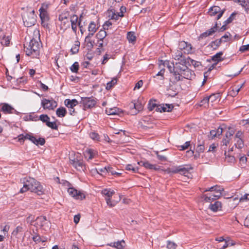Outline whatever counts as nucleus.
Masks as SVG:
<instances>
[{"instance_id": "1", "label": "nucleus", "mask_w": 249, "mask_h": 249, "mask_svg": "<svg viewBox=\"0 0 249 249\" xmlns=\"http://www.w3.org/2000/svg\"><path fill=\"white\" fill-rule=\"evenodd\" d=\"M20 182L23 184V186L20 189V193H23L27 191H30L38 196L44 193V190L40 183L34 178L27 176L21 178Z\"/></svg>"}, {"instance_id": "2", "label": "nucleus", "mask_w": 249, "mask_h": 249, "mask_svg": "<svg viewBox=\"0 0 249 249\" xmlns=\"http://www.w3.org/2000/svg\"><path fill=\"white\" fill-rule=\"evenodd\" d=\"M39 42L35 38L31 39L29 43L24 45V51L28 55H32L33 57H37L39 55Z\"/></svg>"}, {"instance_id": "3", "label": "nucleus", "mask_w": 249, "mask_h": 249, "mask_svg": "<svg viewBox=\"0 0 249 249\" xmlns=\"http://www.w3.org/2000/svg\"><path fill=\"white\" fill-rule=\"evenodd\" d=\"M189 69L187 67L180 63H176L175 66L174 75L173 77V82L175 83L177 82L182 80V77L186 78L185 77H182V75L183 74V72H189Z\"/></svg>"}, {"instance_id": "4", "label": "nucleus", "mask_w": 249, "mask_h": 249, "mask_svg": "<svg viewBox=\"0 0 249 249\" xmlns=\"http://www.w3.org/2000/svg\"><path fill=\"white\" fill-rule=\"evenodd\" d=\"M36 17L34 10L24 13L22 16L24 25L27 27L34 25L36 22Z\"/></svg>"}, {"instance_id": "5", "label": "nucleus", "mask_w": 249, "mask_h": 249, "mask_svg": "<svg viewBox=\"0 0 249 249\" xmlns=\"http://www.w3.org/2000/svg\"><path fill=\"white\" fill-rule=\"evenodd\" d=\"M46 5L43 4L39 8V17L41 20V25L45 28H49L48 21L50 18L46 10Z\"/></svg>"}, {"instance_id": "6", "label": "nucleus", "mask_w": 249, "mask_h": 249, "mask_svg": "<svg viewBox=\"0 0 249 249\" xmlns=\"http://www.w3.org/2000/svg\"><path fill=\"white\" fill-rule=\"evenodd\" d=\"M192 169L191 167H185L183 165H180L168 168V172L173 174L179 173L182 175L186 176V175L188 174L189 171Z\"/></svg>"}, {"instance_id": "7", "label": "nucleus", "mask_w": 249, "mask_h": 249, "mask_svg": "<svg viewBox=\"0 0 249 249\" xmlns=\"http://www.w3.org/2000/svg\"><path fill=\"white\" fill-rule=\"evenodd\" d=\"M97 103L96 98L90 97H81L80 103L83 106L84 109L92 108L96 105Z\"/></svg>"}, {"instance_id": "8", "label": "nucleus", "mask_w": 249, "mask_h": 249, "mask_svg": "<svg viewBox=\"0 0 249 249\" xmlns=\"http://www.w3.org/2000/svg\"><path fill=\"white\" fill-rule=\"evenodd\" d=\"M225 11V9L221 10L220 7L214 6L210 8L208 13L211 16H215L216 15L215 19L218 20L222 16Z\"/></svg>"}, {"instance_id": "9", "label": "nucleus", "mask_w": 249, "mask_h": 249, "mask_svg": "<svg viewBox=\"0 0 249 249\" xmlns=\"http://www.w3.org/2000/svg\"><path fill=\"white\" fill-rule=\"evenodd\" d=\"M57 106L56 101L53 100H49L43 98L41 101V106L44 109L53 110Z\"/></svg>"}, {"instance_id": "10", "label": "nucleus", "mask_w": 249, "mask_h": 249, "mask_svg": "<svg viewBox=\"0 0 249 249\" xmlns=\"http://www.w3.org/2000/svg\"><path fill=\"white\" fill-rule=\"evenodd\" d=\"M69 194L76 199L82 200L85 198V195L81 191H78L73 187L68 189Z\"/></svg>"}, {"instance_id": "11", "label": "nucleus", "mask_w": 249, "mask_h": 249, "mask_svg": "<svg viewBox=\"0 0 249 249\" xmlns=\"http://www.w3.org/2000/svg\"><path fill=\"white\" fill-rule=\"evenodd\" d=\"M70 163L78 171H84L86 170V166L82 160L77 159L70 160Z\"/></svg>"}, {"instance_id": "12", "label": "nucleus", "mask_w": 249, "mask_h": 249, "mask_svg": "<svg viewBox=\"0 0 249 249\" xmlns=\"http://www.w3.org/2000/svg\"><path fill=\"white\" fill-rule=\"evenodd\" d=\"M178 49L181 51H183L184 53L189 54L191 53L192 51V46L184 41H181L179 42Z\"/></svg>"}, {"instance_id": "13", "label": "nucleus", "mask_w": 249, "mask_h": 249, "mask_svg": "<svg viewBox=\"0 0 249 249\" xmlns=\"http://www.w3.org/2000/svg\"><path fill=\"white\" fill-rule=\"evenodd\" d=\"M217 26L218 23L217 22H216L213 27L201 34L198 37V40H200L201 39H203L208 36L213 35L217 30Z\"/></svg>"}, {"instance_id": "14", "label": "nucleus", "mask_w": 249, "mask_h": 249, "mask_svg": "<svg viewBox=\"0 0 249 249\" xmlns=\"http://www.w3.org/2000/svg\"><path fill=\"white\" fill-rule=\"evenodd\" d=\"M138 164L140 166H142L145 168L150 170L157 171L159 170L160 168L156 164H152L149 162L148 161H141L138 162Z\"/></svg>"}, {"instance_id": "15", "label": "nucleus", "mask_w": 249, "mask_h": 249, "mask_svg": "<svg viewBox=\"0 0 249 249\" xmlns=\"http://www.w3.org/2000/svg\"><path fill=\"white\" fill-rule=\"evenodd\" d=\"M222 126L223 125H220L217 129L212 130L210 131V136L212 139L220 137L224 131V128L222 127Z\"/></svg>"}, {"instance_id": "16", "label": "nucleus", "mask_w": 249, "mask_h": 249, "mask_svg": "<svg viewBox=\"0 0 249 249\" xmlns=\"http://www.w3.org/2000/svg\"><path fill=\"white\" fill-rule=\"evenodd\" d=\"M224 191V189L222 187L218 185H215L210 188H208L205 190H203V192H206L208 191L210 192H215V194L222 195L221 192Z\"/></svg>"}, {"instance_id": "17", "label": "nucleus", "mask_w": 249, "mask_h": 249, "mask_svg": "<svg viewBox=\"0 0 249 249\" xmlns=\"http://www.w3.org/2000/svg\"><path fill=\"white\" fill-rule=\"evenodd\" d=\"M222 208V204L221 202L216 201L213 204H211L209 206V209L214 212L220 211Z\"/></svg>"}, {"instance_id": "18", "label": "nucleus", "mask_w": 249, "mask_h": 249, "mask_svg": "<svg viewBox=\"0 0 249 249\" xmlns=\"http://www.w3.org/2000/svg\"><path fill=\"white\" fill-rule=\"evenodd\" d=\"M65 105L69 108H74V107L78 105V102L76 99L70 100L67 99L64 101Z\"/></svg>"}, {"instance_id": "19", "label": "nucleus", "mask_w": 249, "mask_h": 249, "mask_svg": "<svg viewBox=\"0 0 249 249\" xmlns=\"http://www.w3.org/2000/svg\"><path fill=\"white\" fill-rule=\"evenodd\" d=\"M1 111L5 113H13L14 111H16L12 106L6 103L3 104L1 107Z\"/></svg>"}, {"instance_id": "20", "label": "nucleus", "mask_w": 249, "mask_h": 249, "mask_svg": "<svg viewBox=\"0 0 249 249\" xmlns=\"http://www.w3.org/2000/svg\"><path fill=\"white\" fill-rule=\"evenodd\" d=\"M132 106H133L132 110L133 109H135L134 111H132V113H133L135 114H137L138 112H139V111L142 110L143 108L142 105L141 103H140L139 101H137V102H135V103H133Z\"/></svg>"}, {"instance_id": "21", "label": "nucleus", "mask_w": 249, "mask_h": 249, "mask_svg": "<svg viewBox=\"0 0 249 249\" xmlns=\"http://www.w3.org/2000/svg\"><path fill=\"white\" fill-rule=\"evenodd\" d=\"M98 28L94 21H91L88 27L89 34H91L94 35V33L97 31Z\"/></svg>"}, {"instance_id": "22", "label": "nucleus", "mask_w": 249, "mask_h": 249, "mask_svg": "<svg viewBox=\"0 0 249 249\" xmlns=\"http://www.w3.org/2000/svg\"><path fill=\"white\" fill-rule=\"evenodd\" d=\"M234 1L239 3L242 7L245 8L247 12L249 10V0H234Z\"/></svg>"}, {"instance_id": "23", "label": "nucleus", "mask_w": 249, "mask_h": 249, "mask_svg": "<svg viewBox=\"0 0 249 249\" xmlns=\"http://www.w3.org/2000/svg\"><path fill=\"white\" fill-rule=\"evenodd\" d=\"M222 55L223 52H219L212 57V60L217 63L219 62L222 61L224 59L223 58H222Z\"/></svg>"}, {"instance_id": "24", "label": "nucleus", "mask_w": 249, "mask_h": 249, "mask_svg": "<svg viewBox=\"0 0 249 249\" xmlns=\"http://www.w3.org/2000/svg\"><path fill=\"white\" fill-rule=\"evenodd\" d=\"M56 114L59 117L62 118L65 116L67 114V110L63 107L58 108L56 111Z\"/></svg>"}, {"instance_id": "25", "label": "nucleus", "mask_w": 249, "mask_h": 249, "mask_svg": "<svg viewBox=\"0 0 249 249\" xmlns=\"http://www.w3.org/2000/svg\"><path fill=\"white\" fill-rule=\"evenodd\" d=\"M164 66H166L170 72L173 73V75H174V71H175V65L174 63H170L169 61H166L164 63Z\"/></svg>"}, {"instance_id": "26", "label": "nucleus", "mask_w": 249, "mask_h": 249, "mask_svg": "<svg viewBox=\"0 0 249 249\" xmlns=\"http://www.w3.org/2000/svg\"><path fill=\"white\" fill-rule=\"evenodd\" d=\"M120 112V109L117 107L111 108L106 109V112L108 115L119 114Z\"/></svg>"}, {"instance_id": "27", "label": "nucleus", "mask_w": 249, "mask_h": 249, "mask_svg": "<svg viewBox=\"0 0 249 249\" xmlns=\"http://www.w3.org/2000/svg\"><path fill=\"white\" fill-rule=\"evenodd\" d=\"M107 36V33L105 30H101L96 35V37L98 40H100L103 42V40L105 39L106 36Z\"/></svg>"}, {"instance_id": "28", "label": "nucleus", "mask_w": 249, "mask_h": 249, "mask_svg": "<svg viewBox=\"0 0 249 249\" xmlns=\"http://www.w3.org/2000/svg\"><path fill=\"white\" fill-rule=\"evenodd\" d=\"M163 112H170L173 109L174 107L172 105L169 104H163L161 105V107H160Z\"/></svg>"}, {"instance_id": "29", "label": "nucleus", "mask_w": 249, "mask_h": 249, "mask_svg": "<svg viewBox=\"0 0 249 249\" xmlns=\"http://www.w3.org/2000/svg\"><path fill=\"white\" fill-rule=\"evenodd\" d=\"M11 38L9 36L3 35L1 39L0 43L2 45L8 46L10 44Z\"/></svg>"}, {"instance_id": "30", "label": "nucleus", "mask_w": 249, "mask_h": 249, "mask_svg": "<svg viewBox=\"0 0 249 249\" xmlns=\"http://www.w3.org/2000/svg\"><path fill=\"white\" fill-rule=\"evenodd\" d=\"M93 35L91 34H88V36L85 38V42H87V45L90 48L93 47L94 41L91 40V38Z\"/></svg>"}, {"instance_id": "31", "label": "nucleus", "mask_w": 249, "mask_h": 249, "mask_svg": "<svg viewBox=\"0 0 249 249\" xmlns=\"http://www.w3.org/2000/svg\"><path fill=\"white\" fill-rule=\"evenodd\" d=\"M70 16L69 13L68 11H64L62 12L58 17L59 20L62 21L65 20H68V18Z\"/></svg>"}, {"instance_id": "32", "label": "nucleus", "mask_w": 249, "mask_h": 249, "mask_svg": "<svg viewBox=\"0 0 249 249\" xmlns=\"http://www.w3.org/2000/svg\"><path fill=\"white\" fill-rule=\"evenodd\" d=\"M80 44V43L79 41H75L74 45L72 47L71 50L72 54H76L78 52Z\"/></svg>"}, {"instance_id": "33", "label": "nucleus", "mask_w": 249, "mask_h": 249, "mask_svg": "<svg viewBox=\"0 0 249 249\" xmlns=\"http://www.w3.org/2000/svg\"><path fill=\"white\" fill-rule=\"evenodd\" d=\"M114 193V191H110L107 189H104L102 191V194L106 196V198H111Z\"/></svg>"}, {"instance_id": "34", "label": "nucleus", "mask_w": 249, "mask_h": 249, "mask_svg": "<svg viewBox=\"0 0 249 249\" xmlns=\"http://www.w3.org/2000/svg\"><path fill=\"white\" fill-rule=\"evenodd\" d=\"M46 220V217L43 216H38L36 219V223L40 226H43Z\"/></svg>"}, {"instance_id": "35", "label": "nucleus", "mask_w": 249, "mask_h": 249, "mask_svg": "<svg viewBox=\"0 0 249 249\" xmlns=\"http://www.w3.org/2000/svg\"><path fill=\"white\" fill-rule=\"evenodd\" d=\"M209 101L210 100L212 103L215 102L216 100L220 98V93H213L208 96Z\"/></svg>"}, {"instance_id": "36", "label": "nucleus", "mask_w": 249, "mask_h": 249, "mask_svg": "<svg viewBox=\"0 0 249 249\" xmlns=\"http://www.w3.org/2000/svg\"><path fill=\"white\" fill-rule=\"evenodd\" d=\"M201 198L203 199V201L206 202H212L213 201L215 200V197L209 196L208 194L202 195Z\"/></svg>"}, {"instance_id": "37", "label": "nucleus", "mask_w": 249, "mask_h": 249, "mask_svg": "<svg viewBox=\"0 0 249 249\" xmlns=\"http://www.w3.org/2000/svg\"><path fill=\"white\" fill-rule=\"evenodd\" d=\"M85 157L88 160H92L94 158V154L91 149L86 150L84 154Z\"/></svg>"}, {"instance_id": "38", "label": "nucleus", "mask_w": 249, "mask_h": 249, "mask_svg": "<svg viewBox=\"0 0 249 249\" xmlns=\"http://www.w3.org/2000/svg\"><path fill=\"white\" fill-rule=\"evenodd\" d=\"M127 39L129 42H133L136 40L135 33L133 32H129L127 34Z\"/></svg>"}, {"instance_id": "39", "label": "nucleus", "mask_w": 249, "mask_h": 249, "mask_svg": "<svg viewBox=\"0 0 249 249\" xmlns=\"http://www.w3.org/2000/svg\"><path fill=\"white\" fill-rule=\"evenodd\" d=\"M70 21L71 23V26L77 25H78L79 19L77 16L76 15H73L72 16H71Z\"/></svg>"}, {"instance_id": "40", "label": "nucleus", "mask_w": 249, "mask_h": 249, "mask_svg": "<svg viewBox=\"0 0 249 249\" xmlns=\"http://www.w3.org/2000/svg\"><path fill=\"white\" fill-rule=\"evenodd\" d=\"M236 143L234 144V146L238 148L241 149L244 146V142L242 139H235Z\"/></svg>"}, {"instance_id": "41", "label": "nucleus", "mask_w": 249, "mask_h": 249, "mask_svg": "<svg viewBox=\"0 0 249 249\" xmlns=\"http://www.w3.org/2000/svg\"><path fill=\"white\" fill-rule=\"evenodd\" d=\"M124 241L123 240L120 241L114 242V248L117 249H122L124 247Z\"/></svg>"}, {"instance_id": "42", "label": "nucleus", "mask_w": 249, "mask_h": 249, "mask_svg": "<svg viewBox=\"0 0 249 249\" xmlns=\"http://www.w3.org/2000/svg\"><path fill=\"white\" fill-rule=\"evenodd\" d=\"M225 158L226 160L231 163H234L235 161V159L234 156H230L229 154H227V151H225Z\"/></svg>"}, {"instance_id": "43", "label": "nucleus", "mask_w": 249, "mask_h": 249, "mask_svg": "<svg viewBox=\"0 0 249 249\" xmlns=\"http://www.w3.org/2000/svg\"><path fill=\"white\" fill-rule=\"evenodd\" d=\"M222 41L221 40L216 39L214 41H213L211 42V46L213 48V49L215 50L218 48V47L221 45Z\"/></svg>"}, {"instance_id": "44", "label": "nucleus", "mask_w": 249, "mask_h": 249, "mask_svg": "<svg viewBox=\"0 0 249 249\" xmlns=\"http://www.w3.org/2000/svg\"><path fill=\"white\" fill-rule=\"evenodd\" d=\"M125 170L127 171H131L133 173H137L138 172V167H135L132 164H128L125 167Z\"/></svg>"}, {"instance_id": "45", "label": "nucleus", "mask_w": 249, "mask_h": 249, "mask_svg": "<svg viewBox=\"0 0 249 249\" xmlns=\"http://www.w3.org/2000/svg\"><path fill=\"white\" fill-rule=\"evenodd\" d=\"M117 83V79L113 78L111 81L108 82L107 84L106 89L109 90L112 87Z\"/></svg>"}, {"instance_id": "46", "label": "nucleus", "mask_w": 249, "mask_h": 249, "mask_svg": "<svg viewBox=\"0 0 249 249\" xmlns=\"http://www.w3.org/2000/svg\"><path fill=\"white\" fill-rule=\"evenodd\" d=\"M166 247L168 249H176L177 247V245L174 242L167 241Z\"/></svg>"}, {"instance_id": "47", "label": "nucleus", "mask_w": 249, "mask_h": 249, "mask_svg": "<svg viewBox=\"0 0 249 249\" xmlns=\"http://www.w3.org/2000/svg\"><path fill=\"white\" fill-rule=\"evenodd\" d=\"M71 71L73 72L77 73L79 70V64L77 62H74L70 68Z\"/></svg>"}, {"instance_id": "48", "label": "nucleus", "mask_w": 249, "mask_h": 249, "mask_svg": "<svg viewBox=\"0 0 249 249\" xmlns=\"http://www.w3.org/2000/svg\"><path fill=\"white\" fill-rule=\"evenodd\" d=\"M182 57H183V53L181 51V50H178L175 53V54L174 55L175 59L178 60H181L182 61L181 58H182Z\"/></svg>"}, {"instance_id": "49", "label": "nucleus", "mask_w": 249, "mask_h": 249, "mask_svg": "<svg viewBox=\"0 0 249 249\" xmlns=\"http://www.w3.org/2000/svg\"><path fill=\"white\" fill-rule=\"evenodd\" d=\"M46 125L50 127L51 128L54 130H57L58 129V126L56 125L55 122H51L50 121H49L48 122H46Z\"/></svg>"}, {"instance_id": "50", "label": "nucleus", "mask_w": 249, "mask_h": 249, "mask_svg": "<svg viewBox=\"0 0 249 249\" xmlns=\"http://www.w3.org/2000/svg\"><path fill=\"white\" fill-rule=\"evenodd\" d=\"M231 139H228L227 138L224 137L223 139L222 140L221 142H222V147L223 149H225L228 145V144L230 142Z\"/></svg>"}, {"instance_id": "51", "label": "nucleus", "mask_w": 249, "mask_h": 249, "mask_svg": "<svg viewBox=\"0 0 249 249\" xmlns=\"http://www.w3.org/2000/svg\"><path fill=\"white\" fill-rule=\"evenodd\" d=\"M209 102V100L208 97L207 96L204 98L200 102L199 106H204V107H206L208 106V103Z\"/></svg>"}, {"instance_id": "52", "label": "nucleus", "mask_w": 249, "mask_h": 249, "mask_svg": "<svg viewBox=\"0 0 249 249\" xmlns=\"http://www.w3.org/2000/svg\"><path fill=\"white\" fill-rule=\"evenodd\" d=\"M230 36H231L230 33H229V32H227L221 37L220 40H221L222 42H226L229 40Z\"/></svg>"}, {"instance_id": "53", "label": "nucleus", "mask_w": 249, "mask_h": 249, "mask_svg": "<svg viewBox=\"0 0 249 249\" xmlns=\"http://www.w3.org/2000/svg\"><path fill=\"white\" fill-rule=\"evenodd\" d=\"M45 143V140L44 138H39L38 139H36V141H35V144L36 145H43Z\"/></svg>"}, {"instance_id": "54", "label": "nucleus", "mask_w": 249, "mask_h": 249, "mask_svg": "<svg viewBox=\"0 0 249 249\" xmlns=\"http://www.w3.org/2000/svg\"><path fill=\"white\" fill-rule=\"evenodd\" d=\"M39 120H40L42 122L45 123L48 122L50 121L49 117L46 114H42L39 116Z\"/></svg>"}, {"instance_id": "55", "label": "nucleus", "mask_w": 249, "mask_h": 249, "mask_svg": "<svg viewBox=\"0 0 249 249\" xmlns=\"http://www.w3.org/2000/svg\"><path fill=\"white\" fill-rule=\"evenodd\" d=\"M165 71L164 69H161L155 76H154V78H156L157 76H160V80L163 81L164 79V73Z\"/></svg>"}, {"instance_id": "56", "label": "nucleus", "mask_w": 249, "mask_h": 249, "mask_svg": "<svg viewBox=\"0 0 249 249\" xmlns=\"http://www.w3.org/2000/svg\"><path fill=\"white\" fill-rule=\"evenodd\" d=\"M90 137L94 140H99L100 136L98 134L95 132H91L89 134Z\"/></svg>"}, {"instance_id": "57", "label": "nucleus", "mask_w": 249, "mask_h": 249, "mask_svg": "<svg viewBox=\"0 0 249 249\" xmlns=\"http://www.w3.org/2000/svg\"><path fill=\"white\" fill-rule=\"evenodd\" d=\"M25 138H26V139L30 140L34 144L36 139V137H34V136L30 134H26L25 135Z\"/></svg>"}, {"instance_id": "58", "label": "nucleus", "mask_w": 249, "mask_h": 249, "mask_svg": "<svg viewBox=\"0 0 249 249\" xmlns=\"http://www.w3.org/2000/svg\"><path fill=\"white\" fill-rule=\"evenodd\" d=\"M158 105L155 103L153 102L152 100H150L148 103V108L149 110L151 111L153 110L155 108H156V107H157Z\"/></svg>"}, {"instance_id": "59", "label": "nucleus", "mask_w": 249, "mask_h": 249, "mask_svg": "<svg viewBox=\"0 0 249 249\" xmlns=\"http://www.w3.org/2000/svg\"><path fill=\"white\" fill-rule=\"evenodd\" d=\"M235 14V13H232L231 15V16L228 18V19L224 21V23H225L226 24L228 25V24L231 22L233 19V16H234Z\"/></svg>"}, {"instance_id": "60", "label": "nucleus", "mask_w": 249, "mask_h": 249, "mask_svg": "<svg viewBox=\"0 0 249 249\" xmlns=\"http://www.w3.org/2000/svg\"><path fill=\"white\" fill-rule=\"evenodd\" d=\"M62 28H64L66 29L67 28H69L70 26L69 20H65L61 21Z\"/></svg>"}, {"instance_id": "61", "label": "nucleus", "mask_w": 249, "mask_h": 249, "mask_svg": "<svg viewBox=\"0 0 249 249\" xmlns=\"http://www.w3.org/2000/svg\"><path fill=\"white\" fill-rule=\"evenodd\" d=\"M239 51L242 53L249 51V44L246 45H242L240 47Z\"/></svg>"}, {"instance_id": "62", "label": "nucleus", "mask_w": 249, "mask_h": 249, "mask_svg": "<svg viewBox=\"0 0 249 249\" xmlns=\"http://www.w3.org/2000/svg\"><path fill=\"white\" fill-rule=\"evenodd\" d=\"M205 149V146L204 144H200L198 145V146L196 147V151L198 153H202L203 152Z\"/></svg>"}, {"instance_id": "63", "label": "nucleus", "mask_w": 249, "mask_h": 249, "mask_svg": "<svg viewBox=\"0 0 249 249\" xmlns=\"http://www.w3.org/2000/svg\"><path fill=\"white\" fill-rule=\"evenodd\" d=\"M107 203L108 206H109L110 207H114L116 205L115 202H112L111 200V198H105Z\"/></svg>"}, {"instance_id": "64", "label": "nucleus", "mask_w": 249, "mask_h": 249, "mask_svg": "<svg viewBox=\"0 0 249 249\" xmlns=\"http://www.w3.org/2000/svg\"><path fill=\"white\" fill-rule=\"evenodd\" d=\"M22 228L21 226H18L15 230H14L12 232V234L17 235L19 232L22 231Z\"/></svg>"}]
</instances>
